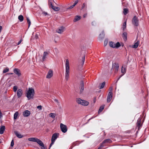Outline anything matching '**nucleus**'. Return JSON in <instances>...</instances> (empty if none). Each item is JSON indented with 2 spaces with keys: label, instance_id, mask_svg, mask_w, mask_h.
<instances>
[{
  "label": "nucleus",
  "instance_id": "41",
  "mask_svg": "<svg viewBox=\"0 0 149 149\" xmlns=\"http://www.w3.org/2000/svg\"><path fill=\"white\" fill-rule=\"evenodd\" d=\"M17 86H14L13 87V90L14 92H15L17 91Z\"/></svg>",
  "mask_w": 149,
  "mask_h": 149
},
{
  "label": "nucleus",
  "instance_id": "35",
  "mask_svg": "<svg viewBox=\"0 0 149 149\" xmlns=\"http://www.w3.org/2000/svg\"><path fill=\"white\" fill-rule=\"evenodd\" d=\"M128 12V10L126 8H124V10L123 12V13L125 15H126V14Z\"/></svg>",
  "mask_w": 149,
  "mask_h": 149
},
{
  "label": "nucleus",
  "instance_id": "40",
  "mask_svg": "<svg viewBox=\"0 0 149 149\" xmlns=\"http://www.w3.org/2000/svg\"><path fill=\"white\" fill-rule=\"evenodd\" d=\"M108 42V40L107 39H106L105 40L104 42V46H106Z\"/></svg>",
  "mask_w": 149,
  "mask_h": 149
},
{
  "label": "nucleus",
  "instance_id": "7",
  "mask_svg": "<svg viewBox=\"0 0 149 149\" xmlns=\"http://www.w3.org/2000/svg\"><path fill=\"white\" fill-rule=\"evenodd\" d=\"M53 72L52 70L51 69L49 70L46 76V78L47 79H50L53 76Z\"/></svg>",
  "mask_w": 149,
  "mask_h": 149
},
{
  "label": "nucleus",
  "instance_id": "20",
  "mask_svg": "<svg viewBox=\"0 0 149 149\" xmlns=\"http://www.w3.org/2000/svg\"><path fill=\"white\" fill-rule=\"evenodd\" d=\"M5 129V127L4 126L1 127L0 128V134H2L3 133Z\"/></svg>",
  "mask_w": 149,
  "mask_h": 149
},
{
  "label": "nucleus",
  "instance_id": "39",
  "mask_svg": "<svg viewBox=\"0 0 149 149\" xmlns=\"http://www.w3.org/2000/svg\"><path fill=\"white\" fill-rule=\"evenodd\" d=\"M87 7V5L86 3H84L81 7V9H83L84 8H86Z\"/></svg>",
  "mask_w": 149,
  "mask_h": 149
},
{
  "label": "nucleus",
  "instance_id": "29",
  "mask_svg": "<svg viewBox=\"0 0 149 149\" xmlns=\"http://www.w3.org/2000/svg\"><path fill=\"white\" fill-rule=\"evenodd\" d=\"M104 105H102L101 106L99 109V111H98V113H99L102 112V111L104 109Z\"/></svg>",
  "mask_w": 149,
  "mask_h": 149
},
{
  "label": "nucleus",
  "instance_id": "13",
  "mask_svg": "<svg viewBox=\"0 0 149 149\" xmlns=\"http://www.w3.org/2000/svg\"><path fill=\"white\" fill-rule=\"evenodd\" d=\"M30 111L28 110L24 111L23 113V115L24 117H28L30 115Z\"/></svg>",
  "mask_w": 149,
  "mask_h": 149
},
{
  "label": "nucleus",
  "instance_id": "17",
  "mask_svg": "<svg viewBox=\"0 0 149 149\" xmlns=\"http://www.w3.org/2000/svg\"><path fill=\"white\" fill-rule=\"evenodd\" d=\"M50 7L52 9H53L54 10L56 11H58L59 10H60V8L58 7H56L55 6H53L52 3H50Z\"/></svg>",
  "mask_w": 149,
  "mask_h": 149
},
{
  "label": "nucleus",
  "instance_id": "15",
  "mask_svg": "<svg viewBox=\"0 0 149 149\" xmlns=\"http://www.w3.org/2000/svg\"><path fill=\"white\" fill-rule=\"evenodd\" d=\"M48 53L47 52H45L43 53V56L42 57V61H45V58H46V57L48 55Z\"/></svg>",
  "mask_w": 149,
  "mask_h": 149
},
{
  "label": "nucleus",
  "instance_id": "47",
  "mask_svg": "<svg viewBox=\"0 0 149 149\" xmlns=\"http://www.w3.org/2000/svg\"><path fill=\"white\" fill-rule=\"evenodd\" d=\"M35 38L36 39H37L38 38V35L37 34H36V35H35Z\"/></svg>",
  "mask_w": 149,
  "mask_h": 149
},
{
  "label": "nucleus",
  "instance_id": "4",
  "mask_svg": "<svg viewBox=\"0 0 149 149\" xmlns=\"http://www.w3.org/2000/svg\"><path fill=\"white\" fill-rule=\"evenodd\" d=\"M109 45L110 47L113 48H118L120 47L121 45L120 43L118 42L116 43L112 41L109 42Z\"/></svg>",
  "mask_w": 149,
  "mask_h": 149
},
{
  "label": "nucleus",
  "instance_id": "2",
  "mask_svg": "<svg viewBox=\"0 0 149 149\" xmlns=\"http://www.w3.org/2000/svg\"><path fill=\"white\" fill-rule=\"evenodd\" d=\"M34 90L32 88H29L26 93V97L28 100L33 99L34 95Z\"/></svg>",
  "mask_w": 149,
  "mask_h": 149
},
{
  "label": "nucleus",
  "instance_id": "44",
  "mask_svg": "<svg viewBox=\"0 0 149 149\" xmlns=\"http://www.w3.org/2000/svg\"><path fill=\"white\" fill-rule=\"evenodd\" d=\"M85 56H84L83 57H82V61L83 63V64H84V61H85Z\"/></svg>",
  "mask_w": 149,
  "mask_h": 149
},
{
  "label": "nucleus",
  "instance_id": "42",
  "mask_svg": "<svg viewBox=\"0 0 149 149\" xmlns=\"http://www.w3.org/2000/svg\"><path fill=\"white\" fill-rule=\"evenodd\" d=\"M37 108L39 110H41L42 109V106L41 105H39L37 107Z\"/></svg>",
  "mask_w": 149,
  "mask_h": 149
},
{
  "label": "nucleus",
  "instance_id": "54",
  "mask_svg": "<svg viewBox=\"0 0 149 149\" xmlns=\"http://www.w3.org/2000/svg\"><path fill=\"white\" fill-rule=\"evenodd\" d=\"M10 74H13V73H10Z\"/></svg>",
  "mask_w": 149,
  "mask_h": 149
},
{
  "label": "nucleus",
  "instance_id": "33",
  "mask_svg": "<svg viewBox=\"0 0 149 149\" xmlns=\"http://www.w3.org/2000/svg\"><path fill=\"white\" fill-rule=\"evenodd\" d=\"M112 90H113L112 87H110L109 89V92L108 94H112Z\"/></svg>",
  "mask_w": 149,
  "mask_h": 149
},
{
  "label": "nucleus",
  "instance_id": "45",
  "mask_svg": "<svg viewBox=\"0 0 149 149\" xmlns=\"http://www.w3.org/2000/svg\"><path fill=\"white\" fill-rule=\"evenodd\" d=\"M14 145V141H13V140H12V141H11L10 146H11L13 147V146Z\"/></svg>",
  "mask_w": 149,
  "mask_h": 149
},
{
  "label": "nucleus",
  "instance_id": "36",
  "mask_svg": "<svg viewBox=\"0 0 149 149\" xmlns=\"http://www.w3.org/2000/svg\"><path fill=\"white\" fill-rule=\"evenodd\" d=\"M26 19H27V23L28 24V27H29L31 25V21H30V19H29V18H28V17Z\"/></svg>",
  "mask_w": 149,
  "mask_h": 149
},
{
  "label": "nucleus",
  "instance_id": "19",
  "mask_svg": "<svg viewBox=\"0 0 149 149\" xmlns=\"http://www.w3.org/2000/svg\"><path fill=\"white\" fill-rule=\"evenodd\" d=\"M37 138L34 137H31L28 139V140L31 141L35 142H36Z\"/></svg>",
  "mask_w": 149,
  "mask_h": 149
},
{
  "label": "nucleus",
  "instance_id": "31",
  "mask_svg": "<svg viewBox=\"0 0 149 149\" xmlns=\"http://www.w3.org/2000/svg\"><path fill=\"white\" fill-rule=\"evenodd\" d=\"M49 116L53 118H54L55 117V114L54 113H51L49 114Z\"/></svg>",
  "mask_w": 149,
  "mask_h": 149
},
{
  "label": "nucleus",
  "instance_id": "9",
  "mask_svg": "<svg viewBox=\"0 0 149 149\" xmlns=\"http://www.w3.org/2000/svg\"><path fill=\"white\" fill-rule=\"evenodd\" d=\"M59 134L58 133H55L52 135L51 141H55L56 139L58 137Z\"/></svg>",
  "mask_w": 149,
  "mask_h": 149
},
{
  "label": "nucleus",
  "instance_id": "55",
  "mask_svg": "<svg viewBox=\"0 0 149 149\" xmlns=\"http://www.w3.org/2000/svg\"><path fill=\"white\" fill-rule=\"evenodd\" d=\"M1 143V142L0 141V144Z\"/></svg>",
  "mask_w": 149,
  "mask_h": 149
},
{
  "label": "nucleus",
  "instance_id": "12",
  "mask_svg": "<svg viewBox=\"0 0 149 149\" xmlns=\"http://www.w3.org/2000/svg\"><path fill=\"white\" fill-rule=\"evenodd\" d=\"M22 91L21 89H19L17 91V94L18 98H20L22 95Z\"/></svg>",
  "mask_w": 149,
  "mask_h": 149
},
{
  "label": "nucleus",
  "instance_id": "38",
  "mask_svg": "<svg viewBox=\"0 0 149 149\" xmlns=\"http://www.w3.org/2000/svg\"><path fill=\"white\" fill-rule=\"evenodd\" d=\"M111 142V140L110 139H107L106 140H104V141L103 142V143H107V142Z\"/></svg>",
  "mask_w": 149,
  "mask_h": 149
},
{
  "label": "nucleus",
  "instance_id": "53",
  "mask_svg": "<svg viewBox=\"0 0 149 149\" xmlns=\"http://www.w3.org/2000/svg\"><path fill=\"white\" fill-rule=\"evenodd\" d=\"M102 145H101V146H100L99 148H98V149H100L102 147Z\"/></svg>",
  "mask_w": 149,
  "mask_h": 149
},
{
  "label": "nucleus",
  "instance_id": "43",
  "mask_svg": "<svg viewBox=\"0 0 149 149\" xmlns=\"http://www.w3.org/2000/svg\"><path fill=\"white\" fill-rule=\"evenodd\" d=\"M42 14H43V15L45 16H46L47 15H48L47 13L45 12V11H43L42 12Z\"/></svg>",
  "mask_w": 149,
  "mask_h": 149
},
{
  "label": "nucleus",
  "instance_id": "52",
  "mask_svg": "<svg viewBox=\"0 0 149 149\" xmlns=\"http://www.w3.org/2000/svg\"><path fill=\"white\" fill-rule=\"evenodd\" d=\"M41 149H45V148L44 147V146L43 147H42L41 148Z\"/></svg>",
  "mask_w": 149,
  "mask_h": 149
},
{
  "label": "nucleus",
  "instance_id": "16",
  "mask_svg": "<svg viewBox=\"0 0 149 149\" xmlns=\"http://www.w3.org/2000/svg\"><path fill=\"white\" fill-rule=\"evenodd\" d=\"M112 97V94H108L107 97V101L108 102H109L111 100Z\"/></svg>",
  "mask_w": 149,
  "mask_h": 149
},
{
  "label": "nucleus",
  "instance_id": "10",
  "mask_svg": "<svg viewBox=\"0 0 149 149\" xmlns=\"http://www.w3.org/2000/svg\"><path fill=\"white\" fill-rule=\"evenodd\" d=\"M13 71L16 74L18 75V76H19L21 75V73L19 69L17 68H15L13 70Z\"/></svg>",
  "mask_w": 149,
  "mask_h": 149
},
{
  "label": "nucleus",
  "instance_id": "30",
  "mask_svg": "<svg viewBox=\"0 0 149 149\" xmlns=\"http://www.w3.org/2000/svg\"><path fill=\"white\" fill-rule=\"evenodd\" d=\"M18 115V112H16L14 115V119L15 120L17 118V117Z\"/></svg>",
  "mask_w": 149,
  "mask_h": 149
},
{
  "label": "nucleus",
  "instance_id": "21",
  "mask_svg": "<svg viewBox=\"0 0 149 149\" xmlns=\"http://www.w3.org/2000/svg\"><path fill=\"white\" fill-rule=\"evenodd\" d=\"M141 118H139L137 121V126L138 127V128H139L141 126Z\"/></svg>",
  "mask_w": 149,
  "mask_h": 149
},
{
  "label": "nucleus",
  "instance_id": "37",
  "mask_svg": "<svg viewBox=\"0 0 149 149\" xmlns=\"http://www.w3.org/2000/svg\"><path fill=\"white\" fill-rule=\"evenodd\" d=\"M9 68H6L4 69V70H3V73H5L8 72L9 71Z\"/></svg>",
  "mask_w": 149,
  "mask_h": 149
},
{
  "label": "nucleus",
  "instance_id": "23",
  "mask_svg": "<svg viewBox=\"0 0 149 149\" xmlns=\"http://www.w3.org/2000/svg\"><path fill=\"white\" fill-rule=\"evenodd\" d=\"M139 44V41H137L135 43L134 45L133 46V47L135 48H136L138 47Z\"/></svg>",
  "mask_w": 149,
  "mask_h": 149
},
{
  "label": "nucleus",
  "instance_id": "14",
  "mask_svg": "<svg viewBox=\"0 0 149 149\" xmlns=\"http://www.w3.org/2000/svg\"><path fill=\"white\" fill-rule=\"evenodd\" d=\"M14 132L16 136L19 138H21L24 137L23 135L19 133L17 131H15Z\"/></svg>",
  "mask_w": 149,
  "mask_h": 149
},
{
  "label": "nucleus",
  "instance_id": "3",
  "mask_svg": "<svg viewBox=\"0 0 149 149\" xmlns=\"http://www.w3.org/2000/svg\"><path fill=\"white\" fill-rule=\"evenodd\" d=\"M76 101L78 104L84 106H87L89 104L88 102L84 100H82L79 98H77Z\"/></svg>",
  "mask_w": 149,
  "mask_h": 149
},
{
  "label": "nucleus",
  "instance_id": "22",
  "mask_svg": "<svg viewBox=\"0 0 149 149\" xmlns=\"http://www.w3.org/2000/svg\"><path fill=\"white\" fill-rule=\"evenodd\" d=\"M81 18V17L79 16H76L74 18L73 21L74 22H76V21L79 20Z\"/></svg>",
  "mask_w": 149,
  "mask_h": 149
},
{
  "label": "nucleus",
  "instance_id": "1",
  "mask_svg": "<svg viewBox=\"0 0 149 149\" xmlns=\"http://www.w3.org/2000/svg\"><path fill=\"white\" fill-rule=\"evenodd\" d=\"M65 79L67 81L69 77L70 65L69 60L67 59L65 63Z\"/></svg>",
  "mask_w": 149,
  "mask_h": 149
},
{
  "label": "nucleus",
  "instance_id": "34",
  "mask_svg": "<svg viewBox=\"0 0 149 149\" xmlns=\"http://www.w3.org/2000/svg\"><path fill=\"white\" fill-rule=\"evenodd\" d=\"M105 84V82H104L102 84H101L100 85V88L102 89V88H103Z\"/></svg>",
  "mask_w": 149,
  "mask_h": 149
},
{
  "label": "nucleus",
  "instance_id": "11",
  "mask_svg": "<svg viewBox=\"0 0 149 149\" xmlns=\"http://www.w3.org/2000/svg\"><path fill=\"white\" fill-rule=\"evenodd\" d=\"M118 68L119 65L118 63H115L113 64V68L115 69V72H117L118 71Z\"/></svg>",
  "mask_w": 149,
  "mask_h": 149
},
{
  "label": "nucleus",
  "instance_id": "25",
  "mask_svg": "<svg viewBox=\"0 0 149 149\" xmlns=\"http://www.w3.org/2000/svg\"><path fill=\"white\" fill-rule=\"evenodd\" d=\"M84 89V84L83 82H82L81 83V88L80 91V93H82Z\"/></svg>",
  "mask_w": 149,
  "mask_h": 149
},
{
  "label": "nucleus",
  "instance_id": "28",
  "mask_svg": "<svg viewBox=\"0 0 149 149\" xmlns=\"http://www.w3.org/2000/svg\"><path fill=\"white\" fill-rule=\"evenodd\" d=\"M127 33L126 32H124L123 34V37L124 40H126L127 38Z\"/></svg>",
  "mask_w": 149,
  "mask_h": 149
},
{
  "label": "nucleus",
  "instance_id": "51",
  "mask_svg": "<svg viewBox=\"0 0 149 149\" xmlns=\"http://www.w3.org/2000/svg\"><path fill=\"white\" fill-rule=\"evenodd\" d=\"M2 29V27L1 26H0V32H1Z\"/></svg>",
  "mask_w": 149,
  "mask_h": 149
},
{
  "label": "nucleus",
  "instance_id": "5",
  "mask_svg": "<svg viewBox=\"0 0 149 149\" xmlns=\"http://www.w3.org/2000/svg\"><path fill=\"white\" fill-rule=\"evenodd\" d=\"M132 23L134 26H137L139 25V21L137 17L135 16L132 19Z\"/></svg>",
  "mask_w": 149,
  "mask_h": 149
},
{
  "label": "nucleus",
  "instance_id": "27",
  "mask_svg": "<svg viewBox=\"0 0 149 149\" xmlns=\"http://www.w3.org/2000/svg\"><path fill=\"white\" fill-rule=\"evenodd\" d=\"M18 19L20 22H22L23 20L24 17L22 15H21L19 16Z\"/></svg>",
  "mask_w": 149,
  "mask_h": 149
},
{
  "label": "nucleus",
  "instance_id": "8",
  "mask_svg": "<svg viewBox=\"0 0 149 149\" xmlns=\"http://www.w3.org/2000/svg\"><path fill=\"white\" fill-rule=\"evenodd\" d=\"M65 28L63 26H61V27H59L56 30V31L58 33H61L63 32V31H65Z\"/></svg>",
  "mask_w": 149,
  "mask_h": 149
},
{
  "label": "nucleus",
  "instance_id": "49",
  "mask_svg": "<svg viewBox=\"0 0 149 149\" xmlns=\"http://www.w3.org/2000/svg\"><path fill=\"white\" fill-rule=\"evenodd\" d=\"M87 13H86V14H84L83 15V17L84 18H85V17H86V16H87Z\"/></svg>",
  "mask_w": 149,
  "mask_h": 149
},
{
  "label": "nucleus",
  "instance_id": "32",
  "mask_svg": "<svg viewBox=\"0 0 149 149\" xmlns=\"http://www.w3.org/2000/svg\"><path fill=\"white\" fill-rule=\"evenodd\" d=\"M121 71L122 73H123V74H125L126 72V70L125 68L123 67H122L121 70Z\"/></svg>",
  "mask_w": 149,
  "mask_h": 149
},
{
  "label": "nucleus",
  "instance_id": "50",
  "mask_svg": "<svg viewBox=\"0 0 149 149\" xmlns=\"http://www.w3.org/2000/svg\"><path fill=\"white\" fill-rule=\"evenodd\" d=\"M54 101L55 102H56V103H57L58 104L59 103V102L58 101V100L57 99H54Z\"/></svg>",
  "mask_w": 149,
  "mask_h": 149
},
{
  "label": "nucleus",
  "instance_id": "24",
  "mask_svg": "<svg viewBox=\"0 0 149 149\" xmlns=\"http://www.w3.org/2000/svg\"><path fill=\"white\" fill-rule=\"evenodd\" d=\"M78 0H76L75 1V3L74 4H73V5L72 6H70L69 8H67V9H69L71 8H72L73 7H74L78 3Z\"/></svg>",
  "mask_w": 149,
  "mask_h": 149
},
{
  "label": "nucleus",
  "instance_id": "46",
  "mask_svg": "<svg viewBox=\"0 0 149 149\" xmlns=\"http://www.w3.org/2000/svg\"><path fill=\"white\" fill-rule=\"evenodd\" d=\"M22 39H21L19 42H18L17 43V45H19L21 43V42H22Z\"/></svg>",
  "mask_w": 149,
  "mask_h": 149
},
{
  "label": "nucleus",
  "instance_id": "18",
  "mask_svg": "<svg viewBox=\"0 0 149 149\" xmlns=\"http://www.w3.org/2000/svg\"><path fill=\"white\" fill-rule=\"evenodd\" d=\"M36 142L40 146L42 147H43L44 145L43 143L39 139H37Z\"/></svg>",
  "mask_w": 149,
  "mask_h": 149
},
{
  "label": "nucleus",
  "instance_id": "6",
  "mask_svg": "<svg viewBox=\"0 0 149 149\" xmlns=\"http://www.w3.org/2000/svg\"><path fill=\"white\" fill-rule=\"evenodd\" d=\"M60 127L61 129V130L62 132L65 133L67 131V127L65 125H64L62 123H61Z\"/></svg>",
  "mask_w": 149,
  "mask_h": 149
},
{
  "label": "nucleus",
  "instance_id": "48",
  "mask_svg": "<svg viewBox=\"0 0 149 149\" xmlns=\"http://www.w3.org/2000/svg\"><path fill=\"white\" fill-rule=\"evenodd\" d=\"M54 141H52V143H51L50 144V147H51L52 145L54 144Z\"/></svg>",
  "mask_w": 149,
  "mask_h": 149
},
{
  "label": "nucleus",
  "instance_id": "26",
  "mask_svg": "<svg viewBox=\"0 0 149 149\" xmlns=\"http://www.w3.org/2000/svg\"><path fill=\"white\" fill-rule=\"evenodd\" d=\"M126 22L127 20L124 22L123 24L122 29L123 31H124L126 29Z\"/></svg>",
  "mask_w": 149,
  "mask_h": 149
}]
</instances>
